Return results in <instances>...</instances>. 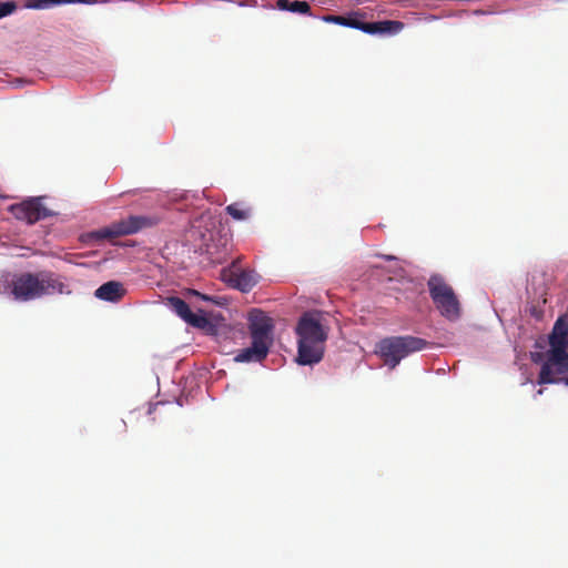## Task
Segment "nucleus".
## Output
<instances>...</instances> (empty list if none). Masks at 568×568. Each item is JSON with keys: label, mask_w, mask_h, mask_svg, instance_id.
Returning <instances> with one entry per match:
<instances>
[{"label": "nucleus", "mask_w": 568, "mask_h": 568, "mask_svg": "<svg viewBox=\"0 0 568 568\" xmlns=\"http://www.w3.org/2000/svg\"><path fill=\"white\" fill-rule=\"evenodd\" d=\"M274 324L263 311L254 308L248 314V332L252 343L266 346L267 349L273 345Z\"/></svg>", "instance_id": "nucleus-6"}, {"label": "nucleus", "mask_w": 568, "mask_h": 568, "mask_svg": "<svg viewBox=\"0 0 568 568\" xmlns=\"http://www.w3.org/2000/svg\"><path fill=\"white\" fill-rule=\"evenodd\" d=\"M427 345V341L420 337L410 335L392 336L378 342L376 353L382 357L385 365L394 369L403 358L410 353L426 348Z\"/></svg>", "instance_id": "nucleus-3"}, {"label": "nucleus", "mask_w": 568, "mask_h": 568, "mask_svg": "<svg viewBox=\"0 0 568 568\" xmlns=\"http://www.w3.org/2000/svg\"><path fill=\"white\" fill-rule=\"evenodd\" d=\"M160 221L161 219L156 215H130L110 226L92 232L90 236L98 241L112 240L119 236L138 233L143 229L155 226Z\"/></svg>", "instance_id": "nucleus-5"}, {"label": "nucleus", "mask_w": 568, "mask_h": 568, "mask_svg": "<svg viewBox=\"0 0 568 568\" xmlns=\"http://www.w3.org/2000/svg\"><path fill=\"white\" fill-rule=\"evenodd\" d=\"M568 373V352L567 349L550 348L548 358L541 366L538 384L558 383L560 379L555 374L562 375Z\"/></svg>", "instance_id": "nucleus-7"}, {"label": "nucleus", "mask_w": 568, "mask_h": 568, "mask_svg": "<svg viewBox=\"0 0 568 568\" xmlns=\"http://www.w3.org/2000/svg\"><path fill=\"white\" fill-rule=\"evenodd\" d=\"M291 1L290 0H277L276 8L282 11H288Z\"/></svg>", "instance_id": "nucleus-20"}, {"label": "nucleus", "mask_w": 568, "mask_h": 568, "mask_svg": "<svg viewBox=\"0 0 568 568\" xmlns=\"http://www.w3.org/2000/svg\"><path fill=\"white\" fill-rule=\"evenodd\" d=\"M75 0H29L27 7L32 9H45L55 4L74 2Z\"/></svg>", "instance_id": "nucleus-17"}, {"label": "nucleus", "mask_w": 568, "mask_h": 568, "mask_svg": "<svg viewBox=\"0 0 568 568\" xmlns=\"http://www.w3.org/2000/svg\"><path fill=\"white\" fill-rule=\"evenodd\" d=\"M550 1H551V6H554V7L562 4V3H568V0H550Z\"/></svg>", "instance_id": "nucleus-21"}, {"label": "nucleus", "mask_w": 568, "mask_h": 568, "mask_svg": "<svg viewBox=\"0 0 568 568\" xmlns=\"http://www.w3.org/2000/svg\"><path fill=\"white\" fill-rule=\"evenodd\" d=\"M17 9L14 1L0 2V19L11 14Z\"/></svg>", "instance_id": "nucleus-19"}, {"label": "nucleus", "mask_w": 568, "mask_h": 568, "mask_svg": "<svg viewBox=\"0 0 568 568\" xmlns=\"http://www.w3.org/2000/svg\"><path fill=\"white\" fill-rule=\"evenodd\" d=\"M428 292L433 303L442 316L448 321H456L460 317V303L453 290L443 276L434 274L427 282Z\"/></svg>", "instance_id": "nucleus-4"}, {"label": "nucleus", "mask_w": 568, "mask_h": 568, "mask_svg": "<svg viewBox=\"0 0 568 568\" xmlns=\"http://www.w3.org/2000/svg\"><path fill=\"white\" fill-rule=\"evenodd\" d=\"M222 280L231 287L245 293L256 284L254 272L242 270L239 266V261H234L229 267L222 270Z\"/></svg>", "instance_id": "nucleus-9"}, {"label": "nucleus", "mask_w": 568, "mask_h": 568, "mask_svg": "<svg viewBox=\"0 0 568 568\" xmlns=\"http://www.w3.org/2000/svg\"><path fill=\"white\" fill-rule=\"evenodd\" d=\"M125 294L123 285L115 281H110L102 284L94 293V295L103 301L116 302Z\"/></svg>", "instance_id": "nucleus-14"}, {"label": "nucleus", "mask_w": 568, "mask_h": 568, "mask_svg": "<svg viewBox=\"0 0 568 568\" xmlns=\"http://www.w3.org/2000/svg\"><path fill=\"white\" fill-rule=\"evenodd\" d=\"M246 4H247V1H240V2H239V6H242V7H243V6H246Z\"/></svg>", "instance_id": "nucleus-22"}, {"label": "nucleus", "mask_w": 568, "mask_h": 568, "mask_svg": "<svg viewBox=\"0 0 568 568\" xmlns=\"http://www.w3.org/2000/svg\"><path fill=\"white\" fill-rule=\"evenodd\" d=\"M550 348L567 349L568 348V322L558 318L554 325L549 336Z\"/></svg>", "instance_id": "nucleus-12"}, {"label": "nucleus", "mask_w": 568, "mask_h": 568, "mask_svg": "<svg viewBox=\"0 0 568 568\" xmlns=\"http://www.w3.org/2000/svg\"><path fill=\"white\" fill-rule=\"evenodd\" d=\"M268 352L270 349L266 346L252 343L250 347L241 349L234 357V361L237 363H261L266 358Z\"/></svg>", "instance_id": "nucleus-13"}, {"label": "nucleus", "mask_w": 568, "mask_h": 568, "mask_svg": "<svg viewBox=\"0 0 568 568\" xmlns=\"http://www.w3.org/2000/svg\"><path fill=\"white\" fill-rule=\"evenodd\" d=\"M166 305L178 315L180 316L185 323L193 327L197 328H204L209 321L203 315H196L194 314L189 304L178 296H170L166 298Z\"/></svg>", "instance_id": "nucleus-10"}, {"label": "nucleus", "mask_w": 568, "mask_h": 568, "mask_svg": "<svg viewBox=\"0 0 568 568\" xmlns=\"http://www.w3.org/2000/svg\"><path fill=\"white\" fill-rule=\"evenodd\" d=\"M565 384L568 385V377L564 379Z\"/></svg>", "instance_id": "nucleus-23"}, {"label": "nucleus", "mask_w": 568, "mask_h": 568, "mask_svg": "<svg viewBox=\"0 0 568 568\" xmlns=\"http://www.w3.org/2000/svg\"><path fill=\"white\" fill-rule=\"evenodd\" d=\"M405 24L397 20H383L376 22H362L361 31L368 34L395 36L404 29Z\"/></svg>", "instance_id": "nucleus-11"}, {"label": "nucleus", "mask_w": 568, "mask_h": 568, "mask_svg": "<svg viewBox=\"0 0 568 568\" xmlns=\"http://www.w3.org/2000/svg\"><path fill=\"white\" fill-rule=\"evenodd\" d=\"M288 11L294 12V13H301V14H310L311 6L306 1L294 0V1H291Z\"/></svg>", "instance_id": "nucleus-18"}, {"label": "nucleus", "mask_w": 568, "mask_h": 568, "mask_svg": "<svg viewBox=\"0 0 568 568\" xmlns=\"http://www.w3.org/2000/svg\"><path fill=\"white\" fill-rule=\"evenodd\" d=\"M225 211L236 221H244L251 216V207L243 202H235L225 207Z\"/></svg>", "instance_id": "nucleus-16"}, {"label": "nucleus", "mask_w": 568, "mask_h": 568, "mask_svg": "<svg viewBox=\"0 0 568 568\" xmlns=\"http://www.w3.org/2000/svg\"><path fill=\"white\" fill-rule=\"evenodd\" d=\"M10 211L16 219L26 221L29 224H34L40 220L55 215L53 211L43 205L42 197H31L21 203L12 204Z\"/></svg>", "instance_id": "nucleus-8"}, {"label": "nucleus", "mask_w": 568, "mask_h": 568, "mask_svg": "<svg viewBox=\"0 0 568 568\" xmlns=\"http://www.w3.org/2000/svg\"><path fill=\"white\" fill-rule=\"evenodd\" d=\"M359 17L361 18L364 17V13L356 11V12H352L347 17L327 14V16H324L322 19H323V21H325L327 23H334V24L361 30L363 21H361L358 19Z\"/></svg>", "instance_id": "nucleus-15"}, {"label": "nucleus", "mask_w": 568, "mask_h": 568, "mask_svg": "<svg viewBox=\"0 0 568 568\" xmlns=\"http://www.w3.org/2000/svg\"><path fill=\"white\" fill-rule=\"evenodd\" d=\"M70 294L68 285L52 272L21 273L0 276V294L12 296L16 301L28 302L43 295Z\"/></svg>", "instance_id": "nucleus-1"}, {"label": "nucleus", "mask_w": 568, "mask_h": 568, "mask_svg": "<svg viewBox=\"0 0 568 568\" xmlns=\"http://www.w3.org/2000/svg\"><path fill=\"white\" fill-rule=\"evenodd\" d=\"M298 336L297 363L313 365L320 363L324 356L325 342L328 329L322 324L317 313H304L296 325Z\"/></svg>", "instance_id": "nucleus-2"}]
</instances>
